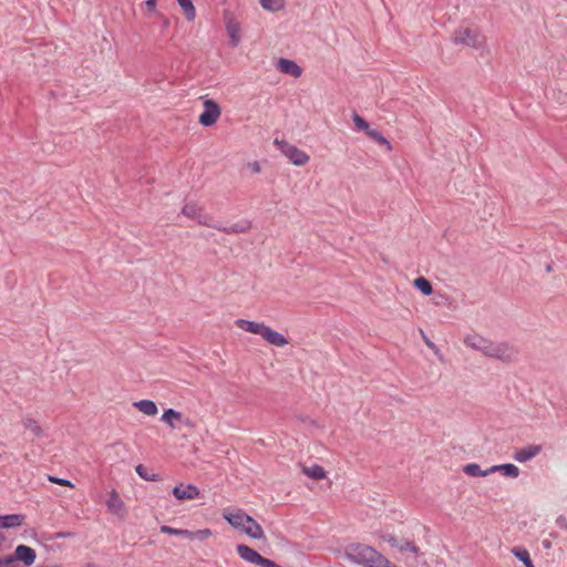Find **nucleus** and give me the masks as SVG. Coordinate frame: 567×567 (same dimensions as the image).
<instances>
[{"label":"nucleus","instance_id":"obj_1","mask_svg":"<svg viewBox=\"0 0 567 567\" xmlns=\"http://www.w3.org/2000/svg\"><path fill=\"white\" fill-rule=\"evenodd\" d=\"M464 343L476 351L482 352L485 357L497 359L503 362H512L517 357V350L508 342H494L480 334H468L464 338Z\"/></svg>","mask_w":567,"mask_h":567},{"label":"nucleus","instance_id":"obj_2","mask_svg":"<svg viewBox=\"0 0 567 567\" xmlns=\"http://www.w3.org/2000/svg\"><path fill=\"white\" fill-rule=\"evenodd\" d=\"M344 556L350 561L363 567H396L373 547L364 544H349Z\"/></svg>","mask_w":567,"mask_h":567},{"label":"nucleus","instance_id":"obj_3","mask_svg":"<svg viewBox=\"0 0 567 567\" xmlns=\"http://www.w3.org/2000/svg\"><path fill=\"white\" fill-rule=\"evenodd\" d=\"M453 42L478 49L484 44V37L477 29L460 27L454 31Z\"/></svg>","mask_w":567,"mask_h":567},{"label":"nucleus","instance_id":"obj_4","mask_svg":"<svg viewBox=\"0 0 567 567\" xmlns=\"http://www.w3.org/2000/svg\"><path fill=\"white\" fill-rule=\"evenodd\" d=\"M182 214L196 220L202 226L209 228L217 227V223L214 220L213 216L207 214L205 209L196 203H186L182 208Z\"/></svg>","mask_w":567,"mask_h":567},{"label":"nucleus","instance_id":"obj_5","mask_svg":"<svg viewBox=\"0 0 567 567\" xmlns=\"http://www.w3.org/2000/svg\"><path fill=\"white\" fill-rule=\"evenodd\" d=\"M275 145L278 147V150L285 154V156L297 166H303L306 165L310 157L309 155L296 147L295 145L289 144L288 142L284 140H275Z\"/></svg>","mask_w":567,"mask_h":567},{"label":"nucleus","instance_id":"obj_6","mask_svg":"<svg viewBox=\"0 0 567 567\" xmlns=\"http://www.w3.org/2000/svg\"><path fill=\"white\" fill-rule=\"evenodd\" d=\"M221 110L217 102L207 99L204 101V112L199 115L198 122L205 127L214 125L220 116Z\"/></svg>","mask_w":567,"mask_h":567},{"label":"nucleus","instance_id":"obj_7","mask_svg":"<svg viewBox=\"0 0 567 567\" xmlns=\"http://www.w3.org/2000/svg\"><path fill=\"white\" fill-rule=\"evenodd\" d=\"M8 556L13 559L14 564L21 561L25 567H29L35 561L37 553L30 546L21 544L16 547L13 554Z\"/></svg>","mask_w":567,"mask_h":567},{"label":"nucleus","instance_id":"obj_8","mask_svg":"<svg viewBox=\"0 0 567 567\" xmlns=\"http://www.w3.org/2000/svg\"><path fill=\"white\" fill-rule=\"evenodd\" d=\"M172 494L178 501H192L199 496V488L194 484H178L173 487Z\"/></svg>","mask_w":567,"mask_h":567},{"label":"nucleus","instance_id":"obj_9","mask_svg":"<svg viewBox=\"0 0 567 567\" xmlns=\"http://www.w3.org/2000/svg\"><path fill=\"white\" fill-rule=\"evenodd\" d=\"M106 507L111 514L116 515L120 518L125 516L124 502L114 489L110 493L106 501Z\"/></svg>","mask_w":567,"mask_h":567},{"label":"nucleus","instance_id":"obj_10","mask_svg":"<svg viewBox=\"0 0 567 567\" xmlns=\"http://www.w3.org/2000/svg\"><path fill=\"white\" fill-rule=\"evenodd\" d=\"M540 445L530 444L523 449L516 450L513 457L515 461L524 463L537 456L540 453Z\"/></svg>","mask_w":567,"mask_h":567},{"label":"nucleus","instance_id":"obj_11","mask_svg":"<svg viewBox=\"0 0 567 567\" xmlns=\"http://www.w3.org/2000/svg\"><path fill=\"white\" fill-rule=\"evenodd\" d=\"M214 229H217L219 231H223L225 234H246L251 228V221L248 219H243L238 223H235L230 226H220L217 223V227H213Z\"/></svg>","mask_w":567,"mask_h":567},{"label":"nucleus","instance_id":"obj_12","mask_svg":"<svg viewBox=\"0 0 567 567\" xmlns=\"http://www.w3.org/2000/svg\"><path fill=\"white\" fill-rule=\"evenodd\" d=\"M277 68L280 72L293 78H299L302 74V69L293 60L280 58L277 62Z\"/></svg>","mask_w":567,"mask_h":567},{"label":"nucleus","instance_id":"obj_13","mask_svg":"<svg viewBox=\"0 0 567 567\" xmlns=\"http://www.w3.org/2000/svg\"><path fill=\"white\" fill-rule=\"evenodd\" d=\"M261 337L268 343L276 346V347H285L289 343L288 339L284 334L272 330L268 326H266Z\"/></svg>","mask_w":567,"mask_h":567},{"label":"nucleus","instance_id":"obj_14","mask_svg":"<svg viewBox=\"0 0 567 567\" xmlns=\"http://www.w3.org/2000/svg\"><path fill=\"white\" fill-rule=\"evenodd\" d=\"M235 324L244 331L259 336H262V332L266 328V324L262 322H255L246 319H237Z\"/></svg>","mask_w":567,"mask_h":567},{"label":"nucleus","instance_id":"obj_15","mask_svg":"<svg viewBox=\"0 0 567 567\" xmlns=\"http://www.w3.org/2000/svg\"><path fill=\"white\" fill-rule=\"evenodd\" d=\"M236 550L240 558L255 565H258L261 558V555L258 551L245 544L237 545Z\"/></svg>","mask_w":567,"mask_h":567},{"label":"nucleus","instance_id":"obj_16","mask_svg":"<svg viewBox=\"0 0 567 567\" xmlns=\"http://www.w3.org/2000/svg\"><path fill=\"white\" fill-rule=\"evenodd\" d=\"M224 517L233 527L239 529H243L247 522H252V517L243 512L225 514Z\"/></svg>","mask_w":567,"mask_h":567},{"label":"nucleus","instance_id":"obj_17","mask_svg":"<svg viewBox=\"0 0 567 567\" xmlns=\"http://www.w3.org/2000/svg\"><path fill=\"white\" fill-rule=\"evenodd\" d=\"M25 516L22 514H8L0 515V527L12 528L19 527L23 524Z\"/></svg>","mask_w":567,"mask_h":567},{"label":"nucleus","instance_id":"obj_18","mask_svg":"<svg viewBox=\"0 0 567 567\" xmlns=\"http://www.w3.org/2000/svg\"><path fill=\"white\" fill-rule=\"evenodd\" d=\"M489 472L491 474L501 472L504 476L512 478H516L519 475V468L512 463L493 465L489 467Z\"/></svg>","mask_w":567,"mask_h":567},{"label":"nucleus","instance_id":"obj_19","mask_svg":"<svg viewBox=\"0 0 567 567\" xmlns=\"http://www.w3.org/2000/svg\"><path fill=\"white\" fill-rule=\"evenodd\" d=\"M226 30H227V33H228V37H229V42H230L231 47L236 48L239 44V42H240V27H239V23L234 21V20H229L226 23Z\"/></svg>","mask_w":567,"mask_h":567},{"label":"nucleus","instance_id":"obj_20","mask_svg":"<svg viewBox=\"0 0 567 567\" xmlns=\"http://www.w3.org/2000/svg\"><path fill=\"white\" fill-rule=\"evenodd\" d=\"M22 425L25 430L30 431L34 437L41 439L44 436V431L37 420L25 416L22 419Z\"/></svg>","mask_w":567,"mask_h":567},{"label":"nucleus","instance_id":"obj_21","mask_svg":"<svg viewBox=\"0 0 567 567\" xmlns=\"http://www.w3.org/2000/svg\"><path fill=\"white\" fill-rule=\"evenodd\" d=\"M241 530L255 539H261L265 537L261 526L254 518L252 522H247Z\"/></svg>","mask_w":567,"mask_h":567},{"label":"nucleus","instance_id":"obj_22","mask_svg":"<svg viewBox=\"0 0 567 567\" xmlns=\"http://www.w3.org/2000/svg\"><path fill=\"white\" fill-rule=\"evenodd\" d=\"M134 406L138 409L140 412L153 416L157 414V405L152 400H141L134 403Z\"/></svg>","mask_w":567,"mask_h":567},{"label":"nucleus","instance_id":"obj_23","mask_svg":"<svg viewBox=\"0 0 567 567\" xmlns=\"http://www.w3.org/2000/svg\"><path fill=\"white\" fill-rule=\"evenodd\" d=\"M161 532L164 534L173 535V536L184 537L189 540L195 539L194 532H190L188 529H179V528H174V527H171L167 525H163V526H161Z\"/></svg>","mask_w":567,"mask_h":567},{"label":"nucleus","instance_id":"obj_24","mask_svg":"<svg viewBox=\"0 0 567 567\" xmlns=\"http://www.w3.org/2000/svg\"><path fill=\"white\" fill-rule=\"evenodd\" d=\"M463 472L472 477H483L491 474L489 467L487 470H482L481 466L476 463H470L464 465Z\"/></svg>","mask_w":567,"mask_h":567},{"label":"nucleus","instance_id":"obj_25","mask_svg":"<svg viewBox=\"0 0 567 567\" xmlns=\"http://www.w3.org/2000/svg\"><path fill=\"white\" fill-rule=\"evenodd\" d=\"M512 553L518 560H520L525 565V567H535L530 559V555L526 548L516 546L512 548Z\"/></svg>","mask_w":567,"mask_h":567},{"label":"nucleus","instance_id":"obj_26","mask_svg":"<svg viewBox=\"0 0 567 567\" xmlns=\"http://www.w3.org/2000/svg\"><path fill=\"white\" fill-rule=\"evenodd\" d=\"M161 420L168 424L169 427L176 429V425L174 423V420L178 421L182 420V413L174 410V409H167L162 414Z\"/></svg>","mask_w":567,"mask_h":567},{"label":"nucleus","instance_id":"obj_27","mask_svg":"<svg viewBox=\"0 0 567 567\" xmlns=\"http://www.w3.org/2000/svg\"><path fill=\"white\" fill-rule=\"evenodd\" d=\"M414 287L420 290L424 296H430L433 292V287L430 280L424 277L414 279Z\"/></svg>","mask_w":567,"mask_h":567},{"label":"nucleus","instance_id":"obj_28","mask_svg":"<svg viewBox=\"0 0 567 567\" xmlns=\"http://www.w3.org/2000/svg\"><path fill=\"white\" fill-rule=\"evenodd\" d=\"M259 3L270 12H278L285 8V0H259Z\"/></svg>","mask_w":567,"mask_h":567},{"label":"nucleus","instance_id":"obj_29","mask_svg":"<svg viewBox=\"0 0 567 567\" xmlns=\"http://www.w3.org/2000/svg\"><path fill=\"white\" fill-rule=\"evenodd\" d=\"M302 472L307 476H309V477H311L313 480H322V478L326 477L324 468L322 466H320V465H317V464H315V465H312L310 467H303Z\"/></svg>","mask_w":567,"mask_h":567},{"label":"nucleus","instance_id":"obj_30","mask_svg":"<svg viewBox=\"0 0 567 567\" xmlns=\"http://www.w3.org/2000/svg\"><path fill=\"white\" fill-rule=\"evenodd\" d=\"M179 7L183 9L184 14L188 21H193L196 17V10L192 0H177Z\"/></svg>","mask_w":567,"mask_h":567},{"label":"nucleus","instance_id":"obj_31","mask_svg":"<svg viewBox=\"0 0 567 567\" xmlns=\"http://www.w3.org/2000/svg\"><path fill=\"white\" fill-rule=\"evenodd\" d=\"M367 135L378 144L384 145L386 150H392L391 143L378 130L371 128Z\"/></svg>","mask_w":567,"mask_h":567},{"label":"nucleus","instance_id":"obj_32","mask_svg":"<svg viewBox=\"0 0 567 567\" xmlns=\"http://www.w3.org/2000/svg\"><path fill=\"white\" fill-rule=\"evenodd\" d=\"M135 471L136 473L138 474L140 477H142L143 480L145 481H148V482H156L159 480V475L156 474V473H151L148 471L147 467H145L144 465L142 464H138L136 467H135Z\"/></svg>","mask_w":567,"mask_h":567},{"label":"nucleus","instance_id":"obj_33","mask_svg":"<svg viewBox=\"0 0 567 567\" xmlns=\"http://www.w3.org/2000/svg\"><path fill=\"white\" fill-rule=\"evenodd\" d=\"M353 122L355 127L359 131H364L365 134H368V132L371 130L369 123L355 112L353 113Z\"/></svg>","mask_w":567,"mask_h":567},{"label":"nucleus","instance_id":"obj_34","mask_svg":"<svg viewBox=\"0 0 567 567\" xmlns=\"http://www.w3.org/2000/svg\"><path fill=\"white\" fill-rule=\"evenodd\" d=\"M399 549L401 551L409 550V551H411V553H413L415 555H417L419 551H420L419 547L413 542H411V540H405L404 543L400 544Z\"/></svg>","mask_w":567,"mask_h":567},{"label":"nucleus","instance_id":"obj_35","mask_svg":"<svg viewBox=\"0 0 567 567\" xmlns=\"http://www.w3.org/2000/svg\"><path fill=\"white\" fill-rule=\"evenodd\" d=\"M49 481L54 483V484H58V485H61V486H69V487H73V484L69 481V480H65V478H60V477H55V476H49Z\"/></svg>","mask_w":567,"mask_h":567},{"label":"nucleus","instance_id":"obj_36","mask_svg":"<svg viewBox=\"0 0 567 567\" xmlns=\"http://www.w3.org/2000/svg\"><path fill=\"white\" fill-rule=\"evenodd\" d=\"M0 567H20L19 564H14L13 559L9 556L0 558Z\"/></svg>","mask_w":567,"mask_h":567},{"label":"nucleus","instance_id":"obj_37","mask_svg":"<svg viewBox=\"0 0 567 567\" xmlns=\"http://www.w3.org/2000/svg\"><path fill=\"white\" fill-rule=\"evenodd\" d=\"M382 538H383V540L389 543L392 547H396V548L400 547V542L398 540V538L395 536H393L391 534H386V535H383Z\"/></svg>","mask_w":567,"mask_h":567},{"label":"nucleus","instance_id":"obj_38","mask_svg":"<svg viewBox=\"0 0 567 567\" xmlns=\"http://www.w3.org/2000/svg\"><path fill=\"white\" fill-rule=\"evenodd\" d=\"M258 566H261V567H281L279 565H277L275 561L266 558V557H262L260 558L259 563H258Z\"/></svg>","mask_w":567,"mask_h":567},{"label":"nucleus","instance_id":"obj_39","mask_svg":"<svg viewBox=\"0 0 567 567\" xmlns=\"http://www.w3.org/2000/svg\"><path fill=\"white\" fill-rule=\"evenodd\" d=\"M194 534H195V538L197 537L203 540V539H206L208 536H210L212 532H210V529H199L197 532H194Z\"/></svg>","mask_w":567,"mask_h":567},{"label":"nucleus","instance_id":"obj_40","mask_svg":"<svg viewBox=\"0 0 567 567\" xmlns=\"http://www.w3.org/2000/svg\"><path fill=\"white\" fill-rule=\"evenodd\" d=\"M184 426L188 427V429H194L195 427V423L193 420H190L189 417H183L182 416V420H178Z\"/></svg>","mask_w":567,"mask_h":567},{"label":"nucleus","instance_id":"obj_41","mask_svg":"<svg viewBox=\"0 0 567 567\" xmlns=\"http://www.w3.org/2000/svg\"><path fill=\"white\" fill-rule=\"evenodd\" d=\"M157 0H146L145 6L150 12H154L156 9Z\"/></svg>","mask_w":567,"mask_h":567},{"label":"nucleus","instance_id":"obj_42","mask_svg":"<svg viewBox=\"0 0 567 567\" xmlns=\"http://www.w3.org/2000/svg\"><path fill=\"white\" fill-rule=\"evenodd\" d=\"M422 333V338H423V341L424 343L432 350V349H435V343H433L426 336L423 331H421Z\"/></svg>","mask_w":567,"mask_h":567},{"label":"nucleus","instance_id":"obj_43","mask_svg":"<svg viewBox=\"0 0 567 567\" xmlns=\"http://www.w3.org/2000/svg\"><path fill=\"white\" fill-rule=\"evenodd\" d=\"M72 535V533L70 532H58L55 535H54V538H65V537H70Z\"/></svg>","mask_w":567,"mask_h":567},{"label":"nucleus","instance_id":"obj_44","mask_svg":"<svg viewBox=\"0 0 567 567\" xmlns=\"http://www.w3.org/2000/svg\"><path fill=\"white\" fill-rule=\"evenodd\" d=\"M557 524H558L559 526H561V527H566V526H567L566 518H564V517H559V518L557 519Z\"/></svg>","mask_w":567,"mask_h":567},{"label":"nucleus","instance_id":"obj_45","mask_svg":"<svg viewBox=\"0 0 567 567\" xmlns=\"http://www.w3.org/2000/svg\"><path fill=\"white\" fill-rule=\"evenodd\" d=\"M432 350L435 353V355L442 361L443 355L441 354L440 349L437 347H435V349H432Z\"/></svg>","mask_w":567,"mask_h":567},{"label":"nucleus","instance_id":"obj_46","mask_svg":"<svg viewBox=\"0 0 567 567\" xmlns=\"http://www.w3.org/2000/svg\"><path fill=\"white\" fill-rule=\"evenodd\" d=\"M252 169H254V172H256V173H258V172L260 171L259 164H258L257 162H256V163H254V165H252Z\"/></svg>","mask_w":567,"mask_h":567},{"label":"nucleus","instance_id":"obj_47","mask_svg":"<svg viewBox=\"0 0 567 567\" xmlns=\"http://www.w3.org/2000/svg\"><path fill=\"white\" fill-rule=\"evenodd\" d=\"M169 24V21L166 19L164 22H163V28H167Z\"/></svg>","mask_w":567,"mask_h":567},{"label":"nucleus","instance_id":"obj_48","mask_svg":"<svg viewBox=\"0 0 567 567\" xmlns=\"http://www.w3.org/2000/svg\"><path fill=\"white\" fill-rule=\"evenodd\" d=\"M551 270H553L551 265H547V266H546V271H547V272H550Z\"/></svg>","mask_w":567,"mask_h":567}]
</instances>
